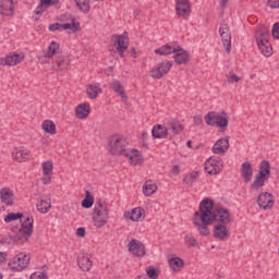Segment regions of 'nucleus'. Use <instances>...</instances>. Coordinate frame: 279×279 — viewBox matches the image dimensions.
<instances>
[{
	"label": "nucleus",
	"mask_w": 279,
	"mask_h": 279,
	"mask_svg": "<svg viewBox=\"0 0 279 279\" xmlns=\"http://www.w3.org/2000/svg\"><path fill=\"white\" fill-rule=\"evenodd\" d=\"M0 198L2 204H5L7 206H12V204H14V192H12L10 187H2L0 190Z\"/></svg>",
	"instance_id": "21"
},
{
	"label": "nucleus",
	"mask_w": 279,
	"mask_h": 279,
	"mask_svg": "<svg viewBox=\"0 0 279 279\" xmlns=\"http://www.w3.org/2000/svg\"><path fill=\"white\" fill-rule=\"evenodd\" d=\"M76 119H86L90 114V105L81 104L75 109Z\"/></svg>",
	"instance_id": "29"
},
{
	"label": "nucleus",
	"mask_w": 279,
	"mask_h": 279,
	"mask_svg": "<svg viewBox=\"0 0 279 279\" xmlns=\"http://www.w3.org/2000/svg\"><path fill=\"white\" fill-rule=\"evenodd\" d=\"M25 60V53L23 52H10L5 57L0 58V66H16Z\"/></svg>",
	"instance_id": "10"
},
{
	"label": "nucleus",
	"mask_w": 279,
	"mask_h": 279,
	"mask_svg": "<svg viewBox=\"0 0 279 279\" xmlns=\"http://www.w3.org/2000/svg\"><path fill=\"white\" fill-rule=\"evenodd\" d=\"M8 260V254L4 252H0V265H3Z\"/></svg>",
	"instance_id": "56"
},
{
	"label": "nucleus",
	"mask_w": 279,
	"mask_h": 279,
	"mask_svg": "<svg viewBox=\"0 0 279 279\" xmlns=\"http://www.w3.org/2000/svg\"><path fill=\"white\" fill-rule=\"evenodd\" d=\"M49 32H66L70 31L72 34L80 32V22L75 17L71 19L70 23H53L48 27Z\"/></svg>",
	"instance_id": "7"
},
{
	"label": "nucleus",
	"mask_w": 279,
	"mask_h": 279,
	"mask_svg": "<svg viewBox=\"0 0 279 279\" xmlns=\"http://www.w3.org/2000/svg\"><path fill=\"white\" fill-rule=\"evenodd\" d=\"M77 265L82 271H88L89 269H93V260H90V255L78 256Z\"/></svg>",
	"instance_id": "27"
},
{
	"label": "nucleus",
	"mask_w": 279,
	"mask_h": 279,
	"mask_svg": "<svg viewBox=\"0 0 279 279\" xmlns=\"http://www.w3.org/2000/svg\"><path fill=\"white\" fill-rule=\"evenodd\" d=\"M169 265L173 271H180L184 267V260L180 257L169 259Z\"/></svg>",
	"instance_id": "39"
},
{
	"label": "nucleus",
	"mask_w": 279,
	"mask_h": 279,
	"mask_svg": "<svg viewBox=\"0 0 279 279\" xmlns=\"http://www.w3.org/2000/svg\"><path fill=\"white\" fill-rule=\"evenodd\" d=\"M36 206L39 213L46 215V213H49V209L51 208V201L40 199L37 202Z\"/></svg>",
	"instance_id": "38"
},
{
	"label": "nucleus",
	"mask_w": 279,
	"mask_h": 279,
	"mask_svg": "<svg viewBox=\"0 0 279 279\" xmlns=\"http://www.w3.org/2000/svg\"><path fill=\"white\" fill-rule=\"evenodd\" d=\"M194 226L197 228L201 236H208L210 229L208 226L213 223L228 225L230 223V211L223 207L215 208V203L210 198H204L199 203V210L194 213L192 218Z\"/></svg>",
	"instance_id": "1"
},
{
	"label": "nucleus",
	"mask_w": 279,
	"mask_h": 279,
	"mask_svg": "<svg viewBox=\"0 0 279 279\" xmlns=\"http://www.w3.org/2000/svg\"><path fill=\"white\" fill-rule=\"evenodd\" d=\"M95 204V198L90 196V192L86 191V197L82 201L83 208H93Z\"/></svg>",
	"instance_id": "45"
},
{
	"label": "nucleus",
	"mask_w": 279,
	"mask_h": 279,
	"mask_svg": "<svg viewBox=\"0 0 279 279\" xmlns=\"http://www.w3.org/2000/svg\"><path fill=\"white\" fill-rule=\"evenodd\" d=\"M228 5V0H220V8Z\"/></svg>",
	"instance_id": "61"
},
{
	"label": "nucleus",
	"mask_w": 279,
	"mask_h": 279,
	"mask_svg": "<svg viewBox=\"0 0 279 279\" xmlns=\"http://www.w3.org/2000/svg\"><path fill=\"white\" fill-rule=\"evenodd\" d=\"M41 181L44 184H51V174H44Z\"/></svg>",
	"instance_id": "53"
},
{
	"label": "nucleus",
	"mask_w": 279,
	"mask_h": 279,
	"mask_svg": "<svg viewBox=\"0 0 279 279\" xmlns=\"http://www.w3.org/2000/svg\"><path fill=\"white\" fill-rule=\"evenodd\" d=\"M110 217V210L108 209V203L101 198L97 199L94 206L93 223L95 228H104L108 223Z\"/></svg>",
	"instance_id": "2"
},
{
	"label": "nucleus",
	"mask_w": 279,
	"mask_h": 279,
	"mask_svg": "<svg viewBox=\"0 0 279 279\" xmlns=\"http://www.w3.org/2000/svg\"><path fill=\"white\" fill-rule=\"evenodd\" d=\"M172 53L175 64H186V62H189V52H186V50H184V48L180 47L178 44Z\"/></svg>",
	"instance_id": "18"
},
{
	"label": "nucleus",
	"mask_w": 279,
	"mask_h": 279,
	"mask_svg": "<svg viewBox=\"0 0 279 279\" xmlns=\"http://www.w3.org/2000/svg\"><path fill=\"white\" fill-rule=\"evenodd\" d=\"M222 168L223 161L217 156L209 157L205 162V171L208 175H219Z\"/></svg>",
	"instance_id": "8"
},
{
	"label": "nucleus",
	"mask_w": 279,
	"mask_h": 279,
	"mask_svg": "<svg viewBox=\"0 0 279 279\" xmlns=\"http://www.w3.org/2000/svg\"><path fill=\"white\" fill-rule=\"evenodd\" d=\"M266 5L270 10H279V0H267Z\"/></svg>",
	"instance_id": "51"
},
{
	"label": "nucleus",
	"mask_w": 279,
	"mask_h": 279,
	"mask_svg": "<svg viewBox=\"0 0 279 279\" xmlns=\"http://www.w3.org/2000/svg\"><path fill=\"white\" fill-rule=\"evenodd\" d=\"M172 66L173 63L171 61H161L150 70V76L153 80H162L163 75H167L171 71Z\"/></svg>",
	"instance_id": "6"
},
{
	"label": "nucleus",
	"mask_w": 279,
	"mask_h": 279,
	"mask_svg": "<svg viewBox=\"0 0 279 279\" xmlns=\"http://www.w3.org/2000/svg\"><path fill=\"white\" fill-rule=\"evenodd\" d=\"M228 149H230V141L228 138H220L213 146V151L217 155L226 154Z\"/></svg>",
	"instance_id": "20"
},
{
	"label": "nucleus",
	"mask_w": 279,
	"mask_h": 279,
	"mask_svg": "<svg viewBox=\"0 0 279 279\" xmlns=\"http://www.w3.org/2000/svg\"><path fill=\"white\" fill-rule=\"evenodd\" d=\"M0 14L12 16L14 14V0H0Z\"/></svg>",
	"instance_id": "19"
},
{
	"label": "nucleus",
	"mask_w": 279,
	"mask_h": 279,
	"mask_svg": "<svg viewBox=\"0 0 279 279\" xmlns=\"http://www.w3.org/2000/svg\"><path fill=\"white\" fill-rule=\"evenodd\" d=\"M175 12L178 16H181L182 19H189V16H191V3L189 0H177Z\"/></svg>",
	"instance_id": "16"
},
{
	"label": "nucleus",
	"mask_w": 279,
	"mask_h": 279,
	"mask_svg": "<svg viewBox=\"0 0 279 279\" xmlns=\"http://www.w3.org/2000/svg\"><path fill=\"white\" fill-rule=\"evenodd\" d=\"M219 116V112L216 111H209L207 114L204 117L205 123L210 125L211 128L217 126V118Z\"/></svg>",
	"instance_id": "37"
},
{
	"label": "nucleus",
	"mask_w": 279,
	"mask_h": 279,
	"mask_svg": "<svg viewBox=\"0 0 279 279\" xmlns=\"http://www.w3.org/2000/svg\"><path fill=\"white\" fill-rule=\"evenodd\" d=\"M59 51H60V44L56 41H51L50 45L48 46L45 58H48L49 60H51V58H53V56H56V53H58Z\"/></svg>",
	"instance_id": "36"
},
{
	"label": "nucleus",
	"mask_w": 279,
	"mask_h": 279,
	"mask_svg": "<svg viewBox=\"0 0 279 279\" xmlns=\"http://www.w3.org/2000/svg\"><path fill=\"white\" fill-rule=\"evenodd\" d=\"M177 45H178V43L166 44V45L161 46L160 48L155 49V53L157 56H171V53H173V51H175Z\"/></svg>",
	"instance_id": "28"
},
{
	"label": "nucleus",
	"mask_w": 279,
	"mask_h": 279,
	"mask_svg": "<svg viewBox=\"0 0 279 279\" xmlns=\"http://www.w3.org/2000/svg\"><path fill=\"white\" fill-rule=\"evenodd\" d=\"M272 36L279 40V22L275 23L272 26Z\"/></svg>",
	"instance_id": "52"
},
{
	"label": "nucleus",
	"mask_w": 279,
	"mask_h": 279,
	"mask_svg": "<svg viewBox=\"0 0 279 279\" xmlns=\"http://www.w3.org/2000/svg\"><path fill=\"white\" fill-rule=\"evenodd\" d=\"M123 217L130 221H143L145 219V209L143 207H135L131 211H124Z\"/></svg>",
	"instance_id": "17"
},
{
	"label": "nucleus",
	"mask_w": 279,
	"mask_h": 279,
	"mask_svg": "<svg viewBox=\"0 0 279 279\" xmlns=\"http://www.w3.org/2000/svg\"><path fill=\"white\" fill-rule=\"evenodd\" d=\"M86 90L87 97H89V99H97V97H99V95L104 93V90H101V87L97 84L88 85Z\"/></svg>",
	"instance_id": "31"
},
{
	"label": "nucleus",
	"mask_w": 279,
	"mask_h": 279,
	"mask_svg": "<svg viewBox=\"0 0 279 279\" xmlns=\"http://www.w3.org/2000/svg\"><path fill=\"white\" fill-rule=\"evenodd\" d=\"M29 254L20 253L15 255L8 264V267L11 271L19 272L24 271L29 266Z\"/></svg>",
	"instance_id": "5"
},
{
	"label": "nucleus",
	"mask_w": 279,
	"mask_h": 279,
	"mask_svg": "<svg viewBox=\"0 0 279 279\" xmlns=\"http://www.w3.org/2000/svg\"><path fill=\"white\" fill-rule=\"evenodd\" d=\"M77 8H80L81 12L84 14H88L90 12V0H74Z\"/></svg>",
	"instance_id": "41"
},
{
	"label": "nucleus",
	"mask_w": 279,
	"mask_h": 279,
	"mask_svg": "<svg viewBox=\"0 0 279 279\" xmlns=\"http://www.w3.org/2000/svg\"><path fill=\"white\" fill-rule=\"evenodd\" d=\"M76 236H86V229L83 228V227H80V228L76 230Z\"/></svg>",
	"instance_id": "55"
},
{
	"label": "nucleus",
	"mask_w": 279,
	"mask_h": 279,
	"mask_svg": "<svg viewBox=\"0 0 279 279\" xmlns=\"http://www.w3.org/2000/svg\"><path fill=\"white\" fill-rule=\"evenodd\" d=\"M20 230L24 231L27 236H32L34 234V217L23 216L22 228Z\"/></svg>",
	"instance_id": "22"
},
{
	"label": "nucleus",
	"mask_w": 279,
	"mask_h": 279,
	"mask_svg": "<svg viewBox=\"0 0 279 279\" xmlns=\"http://www.w3.org/2000/svg\"><path fill=\"white\" fill-rule=\"evenodd\" d=\"M108 147L113 156H123L128 149V141L121 135H112L108 140Z\"/></svg>",
	"instance_id": "4"
},
{
	"label": "nucleus",
	"mask_w": 279,
	"mask_h": 279,
	"mask_svg": "<svg viewBox=\"0 0 279 279\" xmlns=\"http://www.w3.org/2000/svg\"><path fill=\"white\" fill-rule=\"evenodd\" d=\"M194 121V125H202V123H204V120L202 119V116H195L193 118Z\"/></svg>",
	"instance_id": "54"
},
{
	"label": "nucleus",
	"mask_w": 279,
	"mask_h": 279,
	"mask_svg": "<svg viewBox=\"0 0 279 279\" xmlns=\"http://www.w3.org/2000/svg\"><path fill=\"white\" fill-rule=\"evenodd\" d=\"M197 178H199V172L193 171L190 174H186L183 179L184 184L193 185L197 182Z\"/></svg>",
	"instance_id": "44"
},
{
	"label": "nucleus",
	"mask_w": 279,
	"mask_h": 279,
	"mask_svg": "<svg viewBox=\"0 0 279 279\" xmlns=\"http://www.w3.org/2000/svg\"><path fill=\"white\" fill-rule=\"evenodd\" d=\"M35 14H43L45 12V7H41L40 4L35 9Z\"/></svg>",
	"instance_id": "58"
},
{
	"label": "nucleus",
	"mask_w": 279,
	"mask_h": 279,
	"mask_svg": "<svg viewBox=\"0 0 279 279\" xmlns=\"http://www.w3.org/2000/svg\"><path fill=\"white\" fill-rule=\"evenodd\" d=\"M12 158L17 162H25V160H29V150L25 147L15 148L12 153Z\"/></svg>",
	"instance_id": "24"
},
{
	"label": "nucleus",
	"mask_w": 279,
	"mask_h": 279,
	"mask_svg": "<svg viewBox=\"0 0 279 279\" xmlns=\"http://www.w3.org/2000/svg\"><path fill=\"white\" fill-rule=\"evenodd\" d=\"M252 175H254L252 163L250 161L243 162L241 166V177L244 179L245 184L252 180Z\"/></svg>",
	"instance_id": "25"
},
{
	"label": "nucleus",
	"mask_w": 279,
	"mask_h": 279,
	"mask_svg": "<svg viewBox=\"0 0 279 279\" xmlns=\"http://www.w3.org/2000/svg\"><path fill=\"white\" fill-rule=\"evenodd\" d=\"M44 175L53 174V163L51 161H45L41 163Z\"/></svg>",
	"instance_id": "46"
},
{
	"label": "nucleus",
	"mask_w": 279,
	"mask_h": 279,
	"mask_svg": "<svg viewBox=\"0 0 279 279\" xmlns=\"http://www.w3.org/2000/svg\"><path fill=\"white\" fill-rule=\"evenodd\" d=\"M257 204L259 208H263V210H270V208H274L276 201L274 199V195L271 193L263 192L257 197Z\"/></svg>",
	"instance_id": "14"
},
{
	"label": "nucleus",
	"mask_w": 279,
	"mask_h": 279,
	"mask_svg": "<svg viewBox=\"0 0 279 279\" xmlns=\"http://www.w3.org/2000/svg\"><path fill=\"white\" fill-rule=\"evenodd\" d=\"M260 174H263L266 180H269L271 175V163H269V161L263 160L259 163V172L257 173V175Z\"/></svg>",
	"instance_id": "30"
},
{
	"label": "nucleus",
	"mask_w": 279,
	"mask_h": 279,
	"mask_svg": "<svg viewBox=\"0 0 279 279\" xmlns=\"http://www.w3.org/2000/svg\"><path fill=\"white\" fill-rule=\"evenodd\" d=\"M227 82L229 84H234V82L235 83L241 82V77H239L236 74H234V72H229L227 74Z\"/></svg>",
	"instance_id": "49"
},
{
	"label": "nucleus",
	"mask_w": 279,
	"mask_h": 279,
	"mask_svg": "<svg viewBox=\"0 0 279 279\" xmlns=\"http://www.w3.org/2000/svg\"><path fill=\"white\" fill-rule=\"evenodd\" d=\"M110 88L117 93V95H120L122 99H128V96L125 95V89H123V85L120 81H112L109 84Z\"/></svg>",
	"instance_id": "32"
},
{
	"label": "nucleus",
	"mask_w": 279,
	"mask_h": 279,
	"mask_svg": "<svg viewBox=\"0 0 279 279\" xmlns=\"http://www.w3.org/2000/svg\"><path fill=\"white\" fill-rule=\"evenodd\" d=\"M29 236H32V235H27V233H25V231L20 229L14 235H10V239H11V241H13V243H25V241H27V239H29Z\"/></svg>",
	"instance_id": "35"
},
{
	"label": "nucleus",
	"mask_w": 279,
	"mask_h": 279,
	"mask_svg": "<svg viewBox=\"0 0 279 279\" xmlns=\"http://www.w3.org/2000/svg\"><path fill=\"white\" fill-rule=\"evenodd\" d=\"M122 156H124V158H129V162L130 165H133V167H138V165H143V155H141V151H138V149L129 148Z\"/></svg>",
	"instance_id": "15"
},
{
	"label": "nucleus",
	"mask_w": 279,
	"mask_h": 279,
	"mask_svg": "<svg viewBox=\"0 0 279 279\" xmlns=\"http://www.w3.org/2000/svg\"><path fill=\"white\" fill-rule=\"evenodd\" d=\"M1 245H10V240L8 236H3L0 241Z\"/></svg>",
	"instance_id": "59"
},
{
	"label": "nucleus",
	"mask_w": 279,
	"mask_h": 279,
	"mask_svg": "<svg viewBox=\"0 0 279 279\" xmlns=\"http://www.w3.org/2000/svg\"><path fill=\"white\" fill-rule=\"evenodd\" d=\"M39 4L44 8H49V5H51V0H40Z\"/></svg>",
	"instance_id": "57"
},
{
	"label": "nucleus",
	"mask_w": 279,
	"mask_h": 279,
	"mask_svg": "<svg viewBox=\"0 0 279 279\" xmlns=\"http://www.w3.org/2000/svg\"><path fill=\"white\" fill-rule=\"evenodd\" d=\"M219 35L227 53L232 51V35L230 34V26L228 24L220 25Z\"/></svg>",
	"instance_id": "12"
},
{
	"label": "nucleus",
	"mask_w": 279,
	"mask_h": 279,
	"mask_svg": "<svg viewBox=\"0 0 279 279\" xmlns=\"http://www.w3.org/2000/svg\"><path fill=\"white\" fill-rule=\"evenodd\" d=\"M111 41L113 43L120 58H123L125 51H128V48L130 47V39L128 36L114 34L111 36Z\"/></svg>",
	"instance_id": "9"
},
{
	"label": "nucleus",
	"mask_w": 279,
	"mask_h": 279,
	"mask_svg": "<svg viewBox=\"0 0 279 279\" xmlns=\"http://www.w3.org/2000/svg\"><path fill=\"white\" fill-rule=\"evenodd\" d=\"M158 191V186L154 181H146L143 185V193L146 195V197H149L150 195H154Z\"/></svg>",
	"instance_id": "34"
},
{
	"label": "nucleus",
	"mask_w": 279,
	"mask_h": 279,
	"mask_svg": "<svg viewBox=\"0 0 279 279\" xmlns=\"http://www.w3.org/2000/svg\"><path fill=\"white\" fill-rule=\"evenodd\" d=\"M41 128L47 134H56V124L51 120L44 121Z\"/></svg>",
	"instance_id": "42"
},
{
	"label": "nucleus",
	"mask_w": 279,
	"mask_h": 279,
	"mask_svg": "<svg viewBox=\"0 0 279 279\" xmlns=\"http://www.w3.org/2000/svg\"><path fill=\"white\" fill-rule=\"evenodd\" d=\"M268 179L264 178L263 173L262 174H256L253 183L251 185L253 191H260L263 186H265V182H267Z\"/></svg>",
	"instance_id": "33"
},
{
	"label": "nucleus",
	"mask_w": 279,
	"mask_h": 279,
	"mask_svg": "<svg viewBox=\"0 0 279 279\" xmlns=\"http://www.w3.org/2000/svg\"><path fill=\"white\" fill-rule=\"evenodd\" d=\"M151 134H153V138H168L169 131L165 123L156 124L153 126Z\"/></svg>",
	"instance_id": "23"
},
{
	"label": "nucleus",
	"mask_w": 279,
	"mask_h": 279,
	"mask_svg": "<svg viewBox=\"0 0 279 279\" xmlns=\"http://www.w3.org/2000/svg\"><path fill=\"white\" fill-rule=\"evenodd\" d=\"M146 274L149 279H158V272L156 271V268H154V266H148L146 268Z\"/></svg>",
	"instance_id": "50"
},
{
	"label": "nucleus",
	"mask_w": 279,
	"mask_h": 279,
	"mask_svg": "<svg viewBox=\"0 0 279 279\" xmlns=\"http://www.w3.org/2000/svg\"><path fill=\"white\" fill-rule=\"evenodd\" d=\"M179 171H180V167L174 166V167L172 168V173H178Z\"/></svg>",
	"instance_id": "62"
},
{
	"label": "nucleus",
	"mask_w": 279,
	"mask_h": 279,
	"mask_svg": "<svg viewBox=\"0 0 279 279\" xmlns=\"http://www.w3.org/2000/svg\"><path fill=\"white\" fill-rule=\"evenodd\" d=\"M184 242L187 247H197V239L191 234L185 235Z\"/></svg>",
	"instance_id": "48"
},
{
	"label": "nucleus",
	"mask_w": 279,
	"mask_h": 279,
	"mask_svg": "<svg viewBox=\"0 0 279 279\" xmlns=\"http://www.w3.org/2000/svg\"><path fill=\"white\" fill-rule=\"evenodd\" d=\"M17 219H23V214L21 213H11V214H8L5 217H4V221L5 223H12V221H16Z\"/></svg>",
	"instance_id": "47"
},
{
	"label": "nucleus",
	"mask_w": 279,
	"mask_h": 279,
	"mask_svg": "<svg viewBox=\"0 0 279 279\" xmlns=\"http://www.w3.org/2000/svg\"><path fill=\"white\" fill-rule=\"evenodd\" d=\"M131 53L132 56H136V49L132 48Z\"/></svg>",
	"instance_id": "63"
},
{
	"label": "nucleus",
	"mask_w": 279,
	"mask_h": 279,
	"mask_svg": "<svg viewBox=\"0 0 279 279\" xmlns=\"http://www.w3.org/2000/svg\"><path fill=\"white\" fill-rule=\"evenodd\" d=\"M70 66L71 62L63 58L58 59L54 64V69H57V71H69Z\"/></svg>",
	"instance_id": "40"
},
{
	"label": "nucleus",
	"mask_w": 279,
	"mask_h": 279,
	"mask_svg": "<svg viewBox=\"0 0 279 279\" xmlns=\"http://www.w3.org/2000/svg\"><path fill=\"white\" fill-rule=\"evenodd\" d=\"M38 279H49L45 272H39Z\"/></svg>",
	"instance_id": "60"
},
{
	"label": "nucleus",
	"mask_w": 279,
	"mask_h": 279,
	"mask_svg": "<svg viewBox=\"0 0 279 279\" xmlns=\"http://www.w3.org/2000/svg\"><path fill=\"white\" fill-rule=\"evenodd\" d=\"M227 225H215L214 226V236L219 239V241H226L227 236L230 234Z\"/></svg>",
	"instance_id": "26"
},
{
	"label": "nucleus",
	"mask_w": 279,
	"mask_h": 279,
	"mask_svg": "<svg viewBox=\"0 0 279 279\" xmlns=\"http://www.w3.org/2000/svg\"><path fill=\"white\" fill-rule=\"evenodd\" d=\"M166 129H168V134L170 138H173V136H178L179 134H182L184 126L180 122V120L174 118H169L165 120Z\"/></svg>",
	"instance_id": "11"
},
{
	"label": "nucleus",
	"mask_w": 279,
	"mask_h": 279,
	"mask_svg": "<svg viewBox=\"0 0 279 279\" xmlns=\"http://www.w3.org/2000/svg\"><path fill=\"white\" fill-rule=\"evenodd\" d=\"M221 116L218 113L217 122H216V128H220V130H226L228 128V116H226V112L222 111Z\"/></svg>",
	"instance_id": "43"
},
{
	"label": "nucleus",
	"mask_w": 279,
	"mask_h": 279,
	"mask_svg": "<svg viewBox=\"0 0 279 279\" xmlns=\"http://www.w3.org/2000/svg\"><path fill=\"white\" fill-rule=\"evenodd\" d=\"M191 145H192V142H191V141H187V142H186V146L191 148Z\"/></svg>",
	"instance_id": "64"
},
{
	"label": "nucleus",
	"mask_w": 279,
	"mask_h": 279,
	"mask_svg": "<svg viewBox=\"0 0 279 279\" xmlns=\"http://www.w3.org/2000/svg\"><path fill=\"white\" fill-rule=\"evenodd\" d=\"M255 38H256L257 47H258V50L260 51V54L265 56V58H269L271 53H274L271 44H269V32L257 31Z\"/></svg>",
	"instance_id": "3"
},
{
	"label": "nucleus",
	"mask_w": 279,
	"mask_h": 279,
	"mask_svg": "<svg viewBox=\"0 0 279 279\" xmlns=\"http://www.w3.org/2000/svg\"><path fill=\"white\" fill-rule=\"evenodd\" d=\"M129 252L133 254L136 258H143L145 254H147V250L145 248V244L141 242L140 240L132 239L129 244Z\"/></svg>",
	"instance_id": "13"
}]
</instances>
